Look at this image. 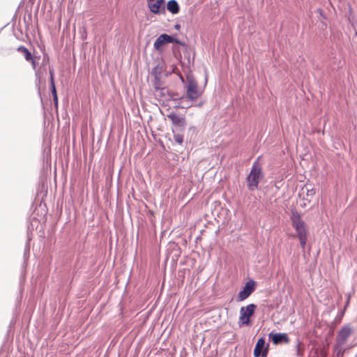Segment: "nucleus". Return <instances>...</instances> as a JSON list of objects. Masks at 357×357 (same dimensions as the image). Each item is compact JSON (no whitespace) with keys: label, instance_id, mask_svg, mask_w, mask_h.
Masks as SVG:
<instances>
[{"label":"nucleus","instance_id":"obj_1","mask_svg":"<svg viewBox=\"0 0 357 357\" xmlns=\"http://www.w3.org/2000/svg\"><path fill=\"white\" fill-rule=\"evenodd\" d=\"M261 156H259L253 162L250 172L245 178L247 187L250 191L258 189L260 181L264 178L262 167L258 162Z\"/></svg>","mask_w":357,"mask_h":357},{"label":"nucleus","instance_id":"obj_2","mask_svg":"<svg viewBox=\"0 0 357 357\" xmlns=\"http://www.w3.org/2000/svg\"><path fill=\"white\" fill-rule=\"evenodd\" d=\"M257 305L255 303H250L246 306H242L240 308V316L238 319V325L250 326L252 324L250 317L254 315Z\"/></svg>","mask_w":357,"mask_h":357},{"label":"nucleus","instance_id":"obj_3","mask_svg":"<svg viewBox=\"0 0 357 357\" xmlns=\"http://www.w3.org/2000/svg\"><path fill=\"white\" fill-rule=\"evenodd\" d=\"M257 287V282L255 280L249 278L238 293L236 301L242 302L246 300L256 290Z\"/></svg>","mask_w":357,"mask_h":357},{"label":"nucleus","instance_id":"obj_4","mask_svg":"<svg viewBox=\"0 0 357 357\" xmlns=\"http://www.w3.org/2000/svg\"><path fill=\"white\" fill-rule=\"evenodd\" d=\"M186 81L187 84L185 86L186 89V98L193 101L201 96V93L198 90L197 82L192 75H188L186 76Z\"/></svg>","mask_w":357,"mask_h":357},{"label":"nucleus","instance_id":"obj_5","mask_svg":"<svg viewBox=\"0 0 357 357\" xmlns=\"http://www.w3.org/2000/svg\"><path fill=\"white\" fill-rule=\"evenodd\" d=\"M167 117L172 121V132H181L185 130L186 119L184 115L178 116L175 112L172 111Z\"/></svg>","mask_w":357,"mask_h":357},{"label":"nucleus","instance_id":"obj_6","mask_svg":"<svg viewBox=\"0 0 357 357\" xmlns=\"http://www.w3.org/2000/svg\"><path fill=\"white\" fill-rule=\"evenodd\" d=\"M269 351V344L266 343L264 336L260 337L255 346L253 351L254 357H267Z\"/></svg>","mask_w":357,"mask_h":357},{"label":"nucleus","instance_id":"obj_7","mask_svg":"<svg viewBox=\"0 0 357 357\" xmlns=\"http://www.w3.org/2000/svg\"><path fill=\"white\" fill-rule=\"evenodd\" d=\"M149 10L155 15L165 13V0H147Z\"/></svg>","mask_w":357,"mask_h":357},{"label":"nucleus","instance_id":"obj_8","mask_svg":"<svg viewBox=\"0 0 357 357\" xmlns=\"http://www.w3.org/2000/svg\"><path fill=\"white\" fill-rule=\"evenodd\" d=\"M352 332V328L348 324L343 326L338 331L336 336V344L339 347L347 342V338L350 336Z\"/></svg>","mask_w":357,"mask_h":357},{"label":"nucleus","instance_id":"obj_9","mask_svg":"<svg viewBox=\"0 0 357 357\" xmlns=\"http://www.w3.org/2000/svg\"><path fill=\"white\" fill-rule=\"evenodd\" d=\"M269 341H271L273 344L278 345L282 344L283 343H289L290 340L287 335L285 333H278L275 331H271L268 334Z\"/></svg>","mask_w":357,"mask_h":357},{"label":"nucleus","instance_id":"obj_10","mask_svg":"<svg viewBox=\"0 0 357 357\" xmlns=\"http://www.w3.org/2000/svg\"><path fill=\"white\" fill-rule=\"evenodd\" d=\"M290 220L294 228L305 226V222L301 219V214L296 208L291 210Z\"/></svg>","mask_w":357,"mask_h":357},{"label":"nucleus","instance_id":"obj_11","mask_svg":"<svg viewBox=\"0 0 357 357\" xmlns=\"http://www.w3.org/2000/svg\"><path fill=\"white\" fill-rule=\"evenodd\" d=\"M169 44L166 37V33L160 34L155 40L153 43L154 49L159 53H162L164 51L165 47Z\"/></svg>","mask_w":357,"mask_h":357},{"label":"nucleus","instance_id":"obj_12","mask_svg":"<svg viewBox=\"0 0 357 357\" xmlns=\"http://www.w3.org/2000/svg\"><path fill=\"white\" fill-rule=\"evenodd\" d=\"M167 10L173 15L178 14L180 11V6L176 0H169L165 3V10Z\"/></svg>","mask_w":357,"mask_h":357},{"label":"nucleus","instance_id":"obj_13","mask_svg":"<svg viewBox=\"0 0 357 357\" xmlns=\"http://www.w3.org/2000/svg\"><path fill=\"white\" fill-rule=\"evenodd\" d=\"M163 60L159 61L155 66L152 69L151 74L152 76H162V73L165 70V67L162 64Z\"/></svg>","mask_w":357,"mask_h":357},{"label":"nucleus","instance_id":"obj_14","mask_svg":"<svg viewBox=\"0 0 357 357\" xmlns=\"http://www.w3.org/2000/svg\"><path fill=\"white\" fill-rule=\"evenodd\" d=\"M166 37L167 39L168 43H175L177 45H179L181 46H186V43L183 41H181L180 39H178L177 34H172L169 35L166 33Z\"/></svg>","mask_w":357,"mask_h":357},{"label":"nucleus","instance_id":"obj_15","mask_svg":"<svg viewBox=\"0 0 357 357\" xmlns=\"http://www.w3.org/2000/svg\"><path fill=\"white\" fill-rule=\"evenodd\" d=\"M16 50L23 54L25 60H31L33 59V54L30 50L24 45H20Z\"/></svg>","mask_w":357,"mask_h":357},{"label":"nucleus","instance_id":"obj_16","mask_svg":"<svg viewBox=\"0 0 357 357\" xmlns=\"http://www.w3.org/2000/svg\"><path fill=\"white\" fill-rule=\"evenodd\" d=\"M154 79L153 80V86L154 89L158 91L159 89H161L162 88V85L163 84V82L162 81V76H153Z\"/></svg>","mask_w":357,"mask_h":357},{"label":"nucleus","instance_id":"obj_17","mask_svg":"<svg viewBox=\"0 0 357 357\" xmlns=\"http://www.w3.org/2000/svg\"><path fill=\"white\" fill-rule=\"evenodd\" d=\"M49 74H50V89H56L55 82H54V70L52 66L49 67Z\"/></svg>","mask_w":357,"mask_h":357},{"label":"nucleus","instance_id":"obj_18","mask_svg":"<svg viewBox=\"0 0 357 357\" xmlns=\"http://www.w3.org/2000/svg\"><path fill=\"white\" fill-rule=\"evenodd\" d=\"M294 229L296 232L297 237L308 235V231L306 225L303 227H298V228H294Z\"/></svg>","mask_w":357,"mask_h":357},{"label":"nucleus","instance_id":"obj_19","mask_svg":"<svg viewBox=\"0 0 357 357\" xmlns=\"http://www.w3.org/2000/svg\"><path fill=\"white\" fill-rule=\"evenodd\" d=\"M167 96L169 97V100H171V101H173L174 102H176L178 100H184L185 98V96H182L178 97V98H174V95H176L175 93L172 92L170 91H167Z\"/></svg>","mask_w":357,"mask_h":357},{"label":"nucleus","instance_id":"obj_20","mask_svg":"<svg viewBox=\"0 0 357 357\" xmlns=\"http://www.w3.org/2000/svg\"><path fill=\"white\" fill-rule=\"evenodd\" d=\"M30 256V244L26 243L24 249V264L26 265L27 260Z\"/></svg>","mask_w":357,"mask_h":357},{"label":"nucleus","instance_id":"obj_21","mask_svg":"<svg viewBox=\"0 0 357 357\" xmlns=\"http://www.w3.org/2000/svg\"><path fill=\"white\" fill-rule=\"evenodd\" d=\"M50 91L52 95L54 105L55 107L57 108L58 105H59V98H58L56 89H51Z\"/></svg>","mask_w":357,"mask_h":357},{"label":"nucleus","instance_id":"obj_22","mask_svg":"<svg viewBox=\"0 0 357 357\" xmlns=\"http://www.w3.org/2000/svg\"><path fill=\"white\" fill-rule=\"evenodd\" d=\"M174 141L181 145L183 142V135H181L179 132H174Z\"/></svg>","mask_w":357,"mask_h":357},{"label":"nucleus","instance_id":"obj_23","mask_svg":"<svg viewBox=\"0 0 357 357\" xmlns=\"http://www.w3.org/2000/svg\"><path fill=\"white\" fill-rule=\"evenodd\" d=\"M185 49L183 50V55L185 59L188 60V63H190V47L186 45V46H183Z\"/></svg>","mask_w":357,"mask_h":357},{"label":"nucleus","instance_id":"obj_24","mask_svg":"<svg viewBox=\"0 0 357 357\" xmlns=\"http://www.w3.org/2000/svg\"><path fill=\"white\" fill-rule=\"evenodd\" d=\"M301 248L304 250L305 249L307 236L298 237Z\"/></svg>","mask_w":357,"mask_h":357},{"label":"nucleus","instance_id":"obj_25","mask_svg":"<svg viewBox=\"0 0 357 357\" xmlns=\"http://www.w3.org/2000/svg\"><path fill=\"white\" fill-rule=\"evenodd\" d=\"M316 193V190L314 188H306V196L307 197H313Z\"/></svg>","mask_w":357,"mask_h":357},{"label":"nucleus","instance_id":"obj_26","mask_svg":"<svg viewBox=\"0 0 357 357\" xmlns=\"http://www.w3.org/2000/svg\"><path fill=\"white\" fill-rule=\"evenodd\" d=\"M167 91H168V90L167 89L166 87L161 88V89H159V91H160L159 96L161 98H165L166 96H168L167 94Z\"/></svg>","mask_w":357,"mask_h":357},{"label":"nucleus","instance_id":"obj_27","mask_svg":"<svg viewBox=\"0 0 357 357\" xmlns=\"http://www.w3.org/2000/svg\"><path fill=\"white\" fill-rule=\"evenodd\" d=\"M335 351H336L337 357H342L343 352L341 350V347H339L336 344L335 346Z\"/></svg>","mask_w":357,"mask_h":357},{"label":"nucleus","instance_id":"obj_28","mask_svg":"<svg viewBox=\"0 0 357 357\" xmlns=\"http://www.w3.org/2000/svg\"><path fill=\"white\" fill-rule=\"evenodd\" d=\"M191 107V105H189L188 106H184L181 105V103L178 102L174 106V108L175 109H188Z\"/></svg>","mask_w":357,"mask_h":357},{"label":"nucleus","instance_id":"obj_29","mask_svg":"<svg viewBox=\"0 0 357 357\" xmlns=\"http://www.w3.org/2000/svg\"><path fill=\"white\" fill-rule=\"evenodd\" d=\"M26 61H29L31 63V65L33 66V68L35 69L38 62H36L35 57L33 56V59L31 60H26Z\"/></svg>","mask_w":357,"mask_h":357},{"label":"nucleus","instance_id":"obj_30","mask_svg":"<svg viewBox=\"0 0 357 357\" xmlns=\"http://www.w3.org/2000/svg\"><path fill=\"white\" fill-rule=\"evenodd\" d=\"M31 239H32L31 231H29V230H28L26 243L30 244V241H31Z\"/></svg>","mask_w":357,"mask_h":357},{"label":"nucleus","instance_id":"obj_31","mask_svg":"<svg viewBox=\"0 0 357 357\" xmlns=\"http://www.w3.org/2000/svg\"><path fill=\"white\" fill-rule=\"evenodd\" d=\"M317 12L319 13V15L323 18V19H326V15L324 14V12L322 9L321 8H318L317 9Z\"/></svg>","mask_w":357,"mask_h":357},{"label":"nucleus","instance_id":"obj_32","mask_svg":"<svg viewBox=\"0 0 357 357\" xmlns=\"http://www.w3.org/2000/svg\"><path fill=\"white\" fill-rule=\"evenodd\" d=\"M29 21H31V14L28 15V20H26V17H24V22L26 24V26H28L29 24Z\"/></svg>","mask_w":357,"mask_h":357},{"label":"nucleus","instance_id":"obj_33","mask_svg":"<svg viewBox=\"0 0 357 357\" xmlns=\"http://www.w3.org/2000/svg\"><path fill=\"white\" fill-rule=\"evenodd\" d=\"M300 344H301V342L297 340H296V353H297V355L299 354V351H300Z\"/></svg>","mask_w":357,"mask_h":357},{"label":"nucleus","instance_id":"obj_34","mask_svg":"<svg viewBox=\"0 0 357 357\" xmlns=\"http://www.w3.org/2000/svg\"><path fill=\"white\" fill-rule=\"evenodd\" d=\"M174 29H175L176 30H180V29H181V25H180L179 24H178V23H177V24H176L174 25Z\"/></svg>","mask_w":357,"mask_h":357},{"label":"nucleus","instance_id":"obj_35","mask_svg":"<svg viewBox=\"0 0 357 357\" xmlns=\"http://www.w3.org/2000/svg\"><path fill=\"white\" fill-rule=\"evenodd\" d=\"M47 59H49V57L45 54L43 56V61H47Z\"/></svg>","mask_w":357,"mask_h":357},{"label":"nucleus","instance_id":"obj_36","mask_svg":"<svg viewBox=\"0 0 357 357\" xmlns=\"http://www.w3.org/2000/svg\"><path fill=\"white\" fill-rule=\"evenodd\" d=\"M47 59H49V57L45 54L43 56V61H47Z\"/></svg>","mask_w":357,"mask_h":357},{"label":"nucleus","instance_id":"obj_37","mask_svg":"<svg viewBox=\"0 0 357 357\" xmlns=\"http://www.w3.org/2000/svg\"><path fill=\"white\" fill-rule=\"evenodd\" d=\"M202 105H203V102H199V104L197 105V107H202Z\"/></svg>","mask_w":357,"mask_h":357},{"label":"nucleus","instance_id":"obj_38","mask_svg":"<svg viewBox=\"0 0 357 357\" xmlns=\"http://www.w3.org/2000/svg\"><path fill=\"white\" fill-rule=\"evenodd\" d=\"M195 127H190V130H195Z\"/></svg>","mask_w":357,"mask_h":357},{"label":"nucleus","instance_id":"obj_39","mask_svg":"<svg viewBox=\"0 0 357 357\" xmlns=\"http://www.w3.org/2000/svg\"><path fill=\"white\" fill-rule=\"evenodd\" d=\"M176 95H174V98H178V94L175 93Z\"/></svg>","mask_w":357,"mask_h":357},{"label":"nucleus","instance_id":"obj_40","mask_svg":"<svg viewBox=\"0 0 357 357\" xmlns=\"http://www.w3.org/2000/svg\"><path fill=\"white\" fill-rule=\"evenodd\" d=\"M303 199L308 201V202H310V200H308L307 198H303Z\"/></svg>","mask_w":357,"mask_h":357},{"label":"nucleus","instance_id":"obj_41","mask_svg":"<svg viewBox=\"0 0 357 357\" xmlns=\"http://www.w3.org/2000/svg\"><path fill=\"white\" fill-rule=\"evenodd\" d=\"M302 207H305V204L304 203L303 204L301 205Z\"/></svg>","mask_w":357,"mask_h":357}]
</instances>
